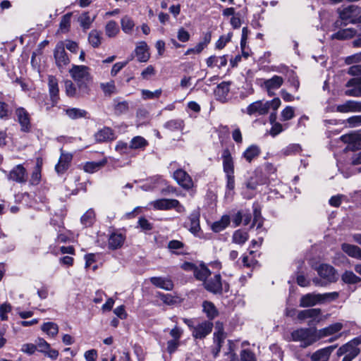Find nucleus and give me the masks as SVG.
I'll return each mask as SVG.
<instances>
[{
  "mask_svg": "<svg viewBox=\"0 0 361 361\" xmlns=\"http://www.w3.org/2000/svg\"><path fill=\"white\" fill-rule=\"evenodd\" d=\"M341 250L349 257L360 259L361 248L355 245L343 243L341 244Z\"/></svg>",
  "mask_w": 361,
  "mask_h": 361,
  "instance_id": "obj_22",
  "label": "nucleus"
},
{
  "mask_svg": "<svg viewBox=\"0 0 361 361\" xmlns=\"http://www.w3.org/2000/svg\"><path fill=\"white\" fill-rule=\"evenodd\" d=\"M190 37V33L183 27H180L178 30L177 38L181 42L189 41Z\"/></svg>",
  "mask_w": 361,
  "mask_h": 361,
  "instance_id": "obj_62",
  "label": "nucleus"
},
{
  "mask_svg": "<svg viewBox=\"0 0 361 361\" xmlns=\"http://www.w3.org/2000/svg\"><path fill=\"white\" fill-rule=\"evenodd\" d=\"M343 327V325L341 322H336L329 326L321 329L319 331H316V336L318 340L322 338L333 335L336 333L339 332Z\"/></svg>",
  "mask_w": 361,
  "mask_h": 361,
  "instance_id": "obj_15",
  "label": "nucleus"
},
{
  "mask_svg": "<svg viewBox=\"0 0 361 361\" xmlns=\"http://www.w3.org/2000/svg\"><path fill=\"white\" fill-rule=\"evenodd\" d=\"M154 208L160 210L175 209L178 213L185 212V207L176 199H160L152 202Z\"/></svg>",
  "mask_w": 361,
  "mask_h": 361,
  "instance_id": "obj_3",
  "label": "nucleus"
},
{
  "mask_svg": "<svg viewBox=\"0 0 361 361\" xmlns=\"http://www.w3.org/2000/svg\"><path fill=\"white\" fill-rule=\"evenodd\" d=\"M317 328L310 326L308 328H300L291 332L290 336L293 341L305 340L316 336Z\"/></svg>",
  "mask_w": 361,
  "mask_h": 361,
  "instance_id": "obj_11",
  "label": "nucleus"
},
{
  "mask_svg": "<svg viewBox=\"0 0 361 361\" xmlns=\"http://www.w3.org/2000/svg\"><path fill=\"white\" fill-rule=\"evenodd\" d=\"M92 82V78H90V80H82L76 82L78 87V97H82L89 95Z\"/></svg>",
  "mask_w": 361,
  "mask_h": 361,
  "instance_id": "obj_28",
  "label": "nucleus"
},
{
  "mask_svg": "<svg viewBox=\"0 0 361 361\" xmlns=\"http://www.w3.org/2000/svg\"><path fill=\"white\" fill-rule=\"evenodd\" d=\"M355 273L350 270H345L341 275V281L343 283L353 285Z\"/></svg>",
  "mask_w": 361,
  "mask_h": 361,
  "instance_id": "obj_58",
  "label": "nucleus"
},
{
  "mask_svg": "<svg viewBox=\"0 0 361 361\" xmlns=\"http://www.w3.org/2000/svg\"><path fill=\"white\" fill-rule=\"evenodd\" d=\"M101 34L96 30H92L88 35L89 43L94 47H98L101 44Z\"/></svg>",
  "mask_w": 361,
  "mask_h": 361,
  "instance_id": "obj_43",
  "label": "nucleus"
},
{
  "mask_svg": "<svg viewBox=\"0 0 361 361\" xmlns=\"http://www.w3.org/2000/svg\"><path fill=\"white\" fill-rule=\"evenodd\" d=\"M48 86L50 98L52 102V106L57 104L59 97V89L58 85V80L55 76L49 75L48 78Z\"/></svg>",
  "mask_w": 361,
  "mask_h": 361,
  "instance_id": "obj_17",
  "label": "nucleus"
},
{
  "mask_svg": "<svg viewBox=\"0 0 361 361\" xmlns=\"http://www.w3.org/2000/svg\"><path fill=\"white\" fill-rule=\"evenodd\" d=\"M338 347V344L327 346L321 348L313 353L312 354L308 353L307 357H310L311 361H319L321 360H329L332 352Z\"/></svg>",
  "mask_w": 361,
  "mask_h": 361,
  "instance_id": "obj_13",
  "label": "nucleus"
},
{
  "mask_svg": "<svg viewBox=\"0 0 361 361\" xmlns=\"http://www.w3.org/2000/svg\"><path fill=\"white\" fill-rule=\"evenodd\" d=\"M121 24L123 31L127 34L131 32L135 26L134 21L128 16L121 18Z\"/></svg>",
  "mask_w": 361,
  "mask_h": 361,
  "instance_id": "obj_45",
  "label": "nucleus"
},
{
  "mask_svg": "<svg viewBox=\"0 0 361 361\" xmlns=\"http://www.w3.org/2000/svg\"><path fill=\"white\" fill-rule=\"evenodd\" d=\"M138 225L144 231H151L153 228V225L145 217H140L138 219Z\"/></svg>",
  "mask_w": 361,
  "mask_h": 361,
  "instance_id": "obj_63",
  "label": "nucleus"
},
{
  "mask_svg": "<svg viewBox=\"0 0 361 361\" xmlns=\"http://www.w3.org/2000/svg\"><path fill=\"white\" fill-rule=\"evenodd\" d=\"M13 109L10 105L3 101H0V119L7 121L11 118Z\"/></svg>",
  "mask_w": 361,
  "mask_h": 361,
  "instance_id": "obj_34",
  "label": "nucleus"
},
{
  "mask_svg": "<svg viewBox=\"0 0 361 361\" xmlns=\"http://www.w3.org/2000/svg\"><path fill=\"white\" fill-rule=\"evenodd\" d=\"M173 178L180 186L185 189H190L193 185L191 177L183 169H180L174 171Z\"/></svg>",
  "mask_w": 361,
  "mask_h": 361,
  "instance_id": "obj_14",
  "label": "nucleus"
},
{
  "mask_svg": "<svg viewBox=\"0 0 361 361\" xmlns=\"http://www.w3.org/2000/svg\"><path fill=\"white\" fill-rule=\"evenodd\" d=\"M316 269L319 276L322 279H327L329 283H336L338 280L337 270L329 264H321Z\"/></svg>",
  "mask_w": 361,
  "mask_h": 361,
  "instance_id": "obj_4",
  "label": "nucleus"
},
{
  "mask_svg": "<svg viewBox=\"0 0 361 361\" xmlns=\"http://www.w3.org/2000/svg\"><path fill=\"white\" fill-rule=\"evenodd\" d=\"M231 218L228 215H223L221 218L212 225V230L214 233H219L224 230L230 224Z\"/></svg>",
  "mask_w": 361,
  "mask_h": 361,
  "instance_id": "obj_27",
  "label": "nucleus"
},
{
  "mask_svg": "<svg viewBox=\"0 0 361 361\" xmlns=\"http://www.w3.org/2000/svg\"><path fill=\"white\" fill-rule=\"evenodd\" d=\"M307 311H309V319H311L307 322V325L309 326L322 321L321 315L322 314V311L320 308H309L307 309Z\"/></svg>",
  "mask_w": 361,
  "mask_h": 361,
  "instance_id": "obj_32",
  "label": "nucleus"
},
{
  "mask_svg": "<svg viewBox=\"0 0 361 361\" xmlns=\"http://www.w3.org/2000/svg\"><path fill=\"white\" fill-rule=\"evenodd\" d=\"M66 115L71 119L86 118L87 111L78 108H70L66 110Z\"/></svg>",
  "mask_w": 361,
  "mask_h": 361,
  "instance_id": "obj_37",
  "label": "nucleus"
},
{
  "mask_svg": "<svg viewBox=\"0 0 361 361\" xmlns=\"http://www.w3.org/2000/svg\"><path fill=\"white\" fill-rule=\"evenodd\" d=\"M295 116V109L293 106H287L281 113V121H287Z\"/></svg>",
  "mask_w": 361,
  "mask_h": 361,
  "instance_id": "obj_48",
  "label": "nucleus"
},
{
  "mask_svg": "<svg viewBox=\"0 0 361 361\" xmlns=\"http://www.w3.org/2000/svg\"><path fill=\"white\" fill-rule=\"evenodd\" d=\"M253 221L250 226V228L257 225V228L259 229L262 226L263 219L261 214V209L258 206H255L253 209Z\"/></svg>",
  "mask_w": 361,
  "mask_h": 361,
  "instance_id": "obj_42",
  "label": "nucleus"
},
{
  "mask_svg": "<svg viewBox=\"0 0 361 361\" xmlns=\"http://www.w3.org/2000/svg\"><path fill=\"white\" fill-rule=\"evenodd\" d=\"M203 311L209 319H214L219 314L214 305L209 301H204L202 304Z\"/></svg>",
  "mask_w": 361,
  "mask_h": 361,
  "instance_id": "obj_30",
  "label": "nucleus"
},
{
  "mask_svg": "<svg viewBox=\"0 0 361 361\" xmlns=\"http://www.w3.org/2000/svg\"><path fill=\"white\" fill-rule=\"evenodd\" d=\"M213 323L209 321H204L198 324L193 328L192 336L195 338L202 339L209 335L213 329Z\"/></svg>",
  "mask_w": 361,
  "mask_h": 361,
  "instance_id": "obj_12",
  "label": "nucleus"
},
{
  "mask_svg": "<svg viewBox=\"0 0 361 361\" xmlns=\"http://www.w3.org/2000/svg\"><path fill=\"white\" fill-rule=\"evenodd\" d=\"M42 330L46 332L49 336L54 337L59 332V327L56 324L49 322L43 324Z\"/></svg>",
  "mask_w": 361,
  "mask_h": 361,
  "instance_id": "obj_41",
  "label": "nucleus"
},
{
  "mask_svg": "<svg viewBox=\"0 0 361 361\" xmlns=\"http://www.w3.org/2000/svg\"><path fill=\"white\" fill-rule=\"evenodd\" d=\"M95 219V213L92 209H88L81 217V223L85 226H91Z\"/></svg>",
  "mask_w": 361,
  "mask_h": 361,
  "instance_id": "obj_38",
  "label": "nucleus"
},
{
  "mask_svg": "<svg viewBox=\"0 0 361 361\" xmlns=\"http://www.w3.org/2000/svg\"><path fill=\"white\" fill-rule=\"evenodd\" d=\"M54 56L56 64L59 68H63L70 63V59L65 51V45L63 42H59L54 51Z\"/></svg>",
  "mask_w": 361,
  "mask_h": 361,
  "instance_id": "obj_6",
  "label": "nucleus"
},
{
  "mask_svg": "<svg viewBox=\"0 0 361 361\" xmlns=\"http://www.w3.org/2000/svg\"><path fill=\"white\" fill-rule=\"evenodd\" d=\"M230 82L224 81L217 85L214 94L218 100L224 101L226 99L230 91Z\"/></svg>",
  "mask_w": 361,
  "mask_h": 361,
  "instance_id": "obj_26",
  "label": "nucleus"
},
{
  "mask_svg": "<svg viewBox=\"0 0 361 361\" xmlns=\"http://www.w3.org/2000/svg\"><path fill=\"white\" fill-rule=\"evenodd\" d=\"M8 179L20 183H25L27 181L26 169L21 164L17 165L10 171Z\"/></svg>",
  "mask_w": 361,
  "mask_h": 361,
  "instance_id": "obj_16",
  "label": "nucleus"
},
{
  "mask_svg": "<svg viewBox=\"0 0 361 361\" xmlns=\"http://www.w3.org/2000/svg\"><path fill=\"white\" fill-rule=\"evenodd\" d=\"M164 128L170 131L182 130L184 128V122L182 119H172L164 124Z\"/></svg>",
  "mask_w": 361,
  "mask_h": 361,
  "instance_id": "obj_31",
  "label": "nucleus"
},
{
  "mask_svg": "<svg viewBox=\"0 0 361 361\" xmlns=\"http://www.w3.org/2000/svg\"><path fill=\"white\" fill-rule=\"evenodd\" d=\"M16 115L20 126V131L30 133L32 129V124L30 122V116L27 110L23 107H18L16 109Z\"/></svg>",
  "mask_w": 361,
  "mask_h": 361,
  "instance_id": "obj_5",
  "label": "nucleus"
},
{
  "mask_svg": "<svg viewBox=\"0 0 361 361\" xmlns=\"http://www.w3.org/2000/svg\"><path fill=\"white\" fill-rule=\"evenodd\" d=\"M361 62V51L359 53L354 54L348 56L345 59V63L347 65L357 63Z\"/></svg>",
  "mask_w": 361,
  "mask_h": 361,
  "instance_id": "obj_64",
  "label": "nucleus"
},
{
  "mask_svg": "<svg viewBox=\"0 0 361 361\" xmlns=\"http://www.w3.org/2000/svg\"><path fill=\"white\" fill-rule=\"evenodd\" d=\"M106 164V160L103 159L102 161L95 162H87L84 166V170L87 173H94L99 169H100L102 166H104Z\"/></svg>",
  "mask_w": 361,
  "mask_h": 361,
  "instance_id": "obj_39",
  "label": "nucleus"
},
{
  "mask_svg": "<svg viewBox=\"0 0 361 361\" xmlns=\"http://www.w3.org/2000/svg\"><path fill=\"white\" fill-rule=\"evenodd\" d=\"M200 216V212L195 210L188 216V221L184 224V227L188 228L191 233L196 236L198 235V233L201 230Z\"/></svg>",
  "mask_w": 361,
  "mask_h": 361,
  "instance_id": "obj_10",
  "label": "nucleus"
},
{
  "mask_svg": "<svg viewBox=\"0 0 361 361\" xmlns=\"http://www.w3.org/2000/svg\"><path fill=\"white\" fill-rule=\"evenodd\" d=\"M300 269L301 266L299 265L297 269V274H298L296 277V283L300 287H307L310 285V281L306 279L305 276L302 273L300 274Z\"/></svg>",
  "mask_w": 361,
  "mask_h": 361,
  "instance_id": "obj_52",
  "label": "nucleus"
},
{
  "mask_svg": "<svg viewBox=\"0 0 361 361\" xmlns=\"http://www.w3.org/2000/svg\"><path fill=\"white\" fill-rule=\"evenodd\" d=\"M337 13L339 18L343 21L351 20L353 18H357L361 13V7L356 5H349L343 9L338 8Z\"/></svg>",
  "mask_w": 361,
  "mask_h": 361,
  "instance_id": "obj_8",
  "label": "nucleus"
},
{
  "mask_svg": "<svg viewBox=\"0 0 361 361\" xmlns=\"http://www.w3.org/2000/svg\"><path fill=\"white\" fill-rule=\"evenodd\" d=\"M118 32L119 27L114 20H110L107 23L105 27V32L109 37H115Z\"/></svg>",
  "mask_w": 361,
  "mask_h": 361,
  "instance_id": "obj_44",
  "label": "nucleus"
},
{
  "mask_svg": "<svg viewBox=\"0 0 361 361\" xmlns=\"http://www.w3.org/2000/svg\"><path fill=\"white\" fill-rule=\"evenodd\" d=\"M226 338V335L224 331V328L221 327L219 330L214 334V341L216 345L222 346V343Z\"/></svg>",
  "mask_w": 361,
  "mask_h": 361,
  "instance_id": "obj_57",
  "label": "nucleus"
},
{
  "mask_svg": "<svg viewBox=\"0 0 361 361\" xmlns=\"http://www.w3.org/2000/svg\"><path fill=\"white\" fill-rule=\"evenodd\" d=\"M338 297L339 293L336 291L325 293H309L301 296L299 306L300 307H312L317 305L335 301Z\"/></svg>",
  "mask_w": 361,
  "mask_h": 361,
  "instance_id": "obj_1",
  "label": "nucleus"
},
{
  "mask_svg": "<svg viewBox=\"0 0 361 361\" xmlns=\"http://www.w3.org/2000/svg\"><path fill=\"white\" fill-rule=\"evenodd\" d=\"M357 35V30L355 28L340 29L338 32L331 36V39L347 40L353 38Z\"/></svg>",
  "mask_w": 361,
  "mask_h": 361,
  "instance_id": "obj_20",
  "label": "nucleus"
},
{
  "mask_svg": "<svg viewBox=\"0 0 361 361\" xmlns=\"http://www.w3.org/2000/svg\"><path fill=\"white\" fill-rule=\"evenodd\" d=\"M288 127V123L281 124L276 121V112H272V137L278 135Z\"/></svg>",
  "mask_w": 361,
  "mask_h": 361,
  "instance_id": "obj_33",
  "label": "nucleus"
},
{
  "mask_svg": "<svg viewBox=\"0 0 361 361\" xmlns=\"http://www.w3.org/2000/svg\"><path fill=\"white\" fill-rule=\"evenodd\" d=\"M66 94L68 97H78V87L73 83L70 80H67L64 82Z\"/></svg>",
  "mask_w": 361,
  "mask_h": 361,
  "instance_id": "obj_47",
  "label": "nucleus"
},
{
  "mask_svg": "<svg viewBox=\"0 0 361 361\" xmlns=\"http://www.w3.org/2000/svg\"><path fill=\"white\" fill-rule=\"evenodd\" d=\"M248 239V233L242 229L234 231L232 236V242L240 245H243Z\"/></svg>",
  "mask_w": 361,
  "mask_h": 361,
  "instance_id": "obj_29",
  "label": "nucleus"
},
{
  "mask_svg": "<svg viewBox=\"0 0 361 361\" xmlns=\"http://www.w3.org/2000/svg\"><path fill=\"white\" fill-rule=\"evenodd\" d=\"M355 349H360L359 348H355L353 344L348 341L346 343L342 345L341 347L338 348L336 355L338 357H341L342 355H344L345 354L350 353V352L353 351Z\"/></svg>",
  "mask_w": 361,
  "mask_h": 361,
  "instance_id": "obj_49",
  "label": "nucleus"
},
{
  "mask_svg": "<svg viewBox=\"0 0 361 361\" xmlns=\"http://www.w3.org/2000/svg\"><path fill=\"white\" fill-rule=\"evenodd\" d=\"M69 73L75 82L92 78L90 73V68L86 66L73 65Z\"/></svg>",
  "mask_w": 361,
  "mask_h": 361,
  "instance_id": "obj_7",
  "label": "nucleus"
},
{
  "mask_svg": "<svg viewBox=\"0 0 361 361\" xmlns=\"http://www.w3.org/2000/svg\"><path fill=\"white\" fill-rule=\"evenodd\" d=\"M126 236L122 233H112L108 240V247L111 250L120 248L124 243Z\"/></svg>",
  "mask_w": 361,
  "mask_h": 361,
  "instance_id": "obj_21",
  "label": "nucleus"
},
{
  "mask_svg": "<svg viewBox=\"0 0 361 361\" xmlns=\"http://www.w3.org/2000/svg\"><path fill=\"white\" fill-rule=\"evenodd\" d=\"M223 168L226 175L234 174V164L232 156L228 149H225L222 153Z\"/></svg>",
  "mask_w": 361,
  "mask_h": 361,
  "instance_id": "obj_19",
  "label": "nucleus"
},
{
  "mask_svg": "<svg viewBox=\"0 0 361 361\" xmlns=\"http://www.w3.org/2000/svg\"><path fill=\"white\" fill-rule=\"evenodd\" d=\"M288 81L290 84L293 86L297 90L300 86V82L296 73L293 70H288Z\"/></svg>",
  "mask_w": 361,
  "mask_h": 361,
  "instance_id": "obj_53",
  "label": "nucleus"
},
{
  "mask_svg": "<svg viewBox=\"0 0 361 361\" xmlns=\"http://www.w3.org/2000/svg\"><path fill=\"white\" fill-rule=\"evenodd\" d=\"M94 138L98 142L112 140L114 139V130L109 127H104L95 133Z\"/></svg>",
  "mask_w": 361,
  "mask_h": 361,
  "instance_id": "obj_23",
  "label": "nucleus"
},
{
  "mask_svg": "<svg viewBox=\"0 0 361 361\" xmlns=\"http://www.w3.org/2000/svg\"><path fill=\"white\" fill-rule=\"evenodd\" d=\"M204 288L214 294H222V281L219 274H216L214 277L207 279L203 283Z\"/></svg>",
  "mask_w": 361,
  "mask_h": 361,
  "instance_id": "obj_9",
  "label": "nucleus"
},
{
  "mask_svg": "<svg viewBox=\"0 0 361 361\" xmlns=\"http://www.w3.org/2000/svg\"><path fill=\"white\" fill-rule=\"evenodd\" d=\"M150 281L156 287L166 290H171L173 288V283L172 281L168 278L154 276L150 278Z\"/></svg>",
  "mask_w": 361,
  "mask_h": 361,
  "instance_id": "obj_24",
  "label": "nucleus"
},
{
  "mask_svg": "<svg viewBox=\"0 0 361 361\" xmlns=\"http://www.w3.org/2000/svg\"><path fill=\"white\" fill-rule=\"evenodd\" d=\"M148 145V142L142 136H135L130 142L129 147L131 149H144Z\"/></svg>",
  "mask_w": 361,
  "mask_h": 361,
  "instance_id": "obj_35",
  "label": "nucleus"
},
{
  "mask_svg": "<svg viewBox=\"0 0 361 361\" xmlns=\"http://www.w3.org/2000/svg\"><path fill=\"white\" fill-rule=\"evenodd\" d=\"M300 151H302V148L299 144H290L283 150V154L288 156L299 153Z\"/></svg>",
  "mask_w": 361,
  "mask_h": 361,
  "instance_id": "obj_56",
  "label": "nucleus"
},
{
  "mask_svg": "<svg viewBox=\"0 0 361 361\" xmlns=\"http://www.w3.org/2000/svg\"><path fill=\"white\" fill-rule=\"evenodd\" d=\"M345 122V121H343V123ZM346 122L349 124L350 128L361 126V115L352 116L346 120Z\"/></svg>",
  "mask_w": 361,
  "mask_h": 361,
  "instance_id": "obj_61",
  "label": "nucleus"
},
{
  "mask_svg": "<svg viewBox=\"0 0 361 361\" xmlns=\"http://www.w3.org/2000/svg\"><path fill=\"white\" fill-rule=\"evenodd\" d=\"M94 19V18H90L88 12H85L79 17L78 21L84 30H87L90 27Z\"/></svg>",
  "mask_w": 361,
  "mask_h": 361,
  "instance_id": "obj_46",
  "label": "nucleus"
},
{
  "mask_svg": "<svg viewBox=\"0 0 361 361\" xmlns=\"http://www.w3.org/2000/svg\"><path fill=\"white\" fill-rule=\"evenodd\" d=\"M260 150L257 145H251L243 153V157L249 162L259 154Z\"/></svg>",
  "mask_w": 361,
  "mask_h": 361,
  "instance_id": "obj_40",
  "label": "nucleus"
},
{
  "mask_svg": "<svg viewBox=\"0 0 361 361\" xmlns=\"http://www.w3.org/2000/svg\"><path fill=\"white\" fill-rule=\"evenodd\" d=\"M71 13H66L64 15L61 20L59 27L63 32H66L69 30V27L71 26Z\"/></svg>",
  "mask_w": 361,
  "mask_h": 361,
  "instance_id": "obj_54",
  "label": "nucleus"
},
{
  "mask_svg": "<svg viewBox=\"0 0 361 361\" xmlns=\"http://www.w3.org/2000/svg\"><path fill=\"white\" fill-rule=\"evenodd\" d=\"M161 90H156L154 92H152L148 90H142V97L144 99H153L159 98L161 94Z\"/></svg>",
  "mask_w": 361,
  "mask_h": 361,
  "instance_id": "obj_51",
  "label": "nucleus"
},
{
  "mask_svg": "<svg viewBox=\"0 0 361 361\" xmlns=\"http://www.w3.org/2000/svg\"><path fill=\"white\" fill-rule=\"evenodd\" d=\"M73 159V155L70 153H64L61 150V154L58 164L55 166V170L57 173H63L68 169L71 161Z\"/></svg>",
  "mask_w": 361,
  "mask_h": 361,
  "instance_id": "obj_18",
  "label": "nucleus"
},
{
  "mask_svg": "<svg viewBox=\"0 0 361 361\" xmlns=\"http://www.w3.org/2000/svg\"><path fill=\"white\" fill-rule=\"evenodd\" d=\"M101 89L106 96H110L116 92V86L114 80H111L106 83L100 84Z\"/></svg>",
  "mask_w": 361,
  "mask_h": 361,
  "instance_id": "obj_50",
  "label": "nucleus"
},
{
  "mask_svg": "<svg viewBox=\"0 0 361 361\" xmlns=\"http://www.w3.org/2000/svg\"><path fill=\"white\" fill-rule=\"evenodd\" d=\"M270 109L271 102L257 100L248 105L245 110L242 109V111L249 116H263L267 114Z\"/></svg>",
  "mask_w": 361,
  "mask_h": 361,
  "instance_id": "obj_2",
  "label": "nucleus"
},
{
  "mask_svg": "<svg viewBox=\"0 0 361 361\" xmlns=\"http://www.w3.org/2000/svg\"><path fill=\"white\" fill-rule=\"evenodd\" d=\"M232 33H228L227 35H221L216 42V48L217 49H222L226 44L231 41Z\"/></svg>",
  "mask_w": 361,
  "mask_h": 361,
  "instance_id": "obj_55",
  "label": "nucleus"
},
{
  "mask_svg": "<svg viewBox=\"0 0 361 361\" xmlns=\"http://www.w3.org/2000/svg\"><path fill=\"white\" fill-rule=\"evenodd\" d=\"M210 270L205 266H202L200 268L195 267L194 269V276L199 280L204 283L207 280V278L210 276Z\"/></svg>",
  "mask_w": 361,
  "mask_h": 361,
  "instance_id": "obj_36",
  "label": "nucleus"
},
{
  "mask_svg": "<svg viewBox=\"0 0 361 361\" xmlns=\"http://www.w3.org/2000/svg\"><path fill=\"white\" fill-rule=\"evenodd\" d=\"M135 55L140 62H146L149 59L148 46L145 42H140L135 49Z\"/></svg>",
  "mask_w": 361,
  "mask_h": 361,
  "instance_id": "obj_25",
  "label": "nucleus"
},
{
  "mask_svg": "<svg viewBox=\"0 0 361 361\" xmlns=\"http://www.w3.org/2000/svg\"><path fill=\"white\" fill-rule=\"evenodd\" d=\"M240 360L242 361H257L255 354L247 349L241 350Z\"/></svg>",
  "mask_w": 361,
  "mask_h": 361,
  "instance_id": "obj_59",
  "label": "nucleus"
},
{
  "mask_svg": "<svg viewBox=\"0 0 361 361\" xmlns=\"http://www.w3.org/2000/svg\"><path fill=\"white\" fill-rule=\"evenodd\" d=\"M158 297L166 305H171L176 303V300L171 294L158 293Z\"/></svg>",
  "mask_w": 361,
  "mask_h": 361,
  "instance_id": "obj_60",
  "label": "nucleus"
}]
</instances>
